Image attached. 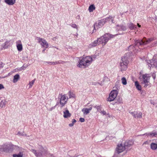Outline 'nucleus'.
I'll use <instances>...</instances> for the list:
<instances>
[{"label": "nucleus", "instance_id": "2", "mask_svg": "<svg viewBox=\"0 0 157 157\" xmlns=\"http://www.w3.org/2000/svg\"><path fill=\"white\" fill-rule=\"evenodd\" d=\"M92 58L90 56L80 57L77 64V66L80 68H86L92 62Z\"/></svg>", "mask_w": 157, "mask_h": 157}, {"label": "nucleus", "instance_id": "7", "mask_svg": "<svg viewBox=\"0 0 157 157\" xmlns=\"http://www.w3.org/2000/svg\"><path fill=\"white\" fill-rule=\"evenodd\" d=\"M148 75L147 74H145L143 75L142 76L143 81L142 83L144 84V87H146L147 86L150 87L151 86V84L149 81V78Z\"/></svg>", "mask_w": 157, "mask_h": 157}, {"label": "nucleus", "instance_id": "16", "mask_svg": "<svg viewBox=\"0 0 157 157\" xmlns=\"http://www.w3.org/2000/svg\"><path fill=\"white\" fill-rule=\"evenodd\" d=\"M65 62L62 61V60H59L57 61L56 62H48V61H45L44 62V63L45 64H50L51 65H56V64H63Z\"/></svg>", "mask_w": 157, "mask_h": 157}, {"label": "nucleus", "instance_id": "13", "mask_svg": "<svg viewBox=\"0 0 157 157\" xmlns=\"http://www.w3.org/2000/svg\"><path fill=\"white\" fill-rule=\"evenodd\" d=\"M37 39L38 43L40 44L42 47L47 48L48 47V44L45 39L39 37H37Z\"/></svg>", "mask_w": 157, "mask_h": 157}, {"label": "nucleus", "instance_id": "23", "mask_svg": "<svg viewBox=\"0 0 157 157\" xmlns=\"http://www.w3.org/2000/svg\"><path fill=\"white\" fill-rule=\"evenodd\" d=\"M16 0H5V2L9 5H12L15 2Z\"/></svg>", "mask_w": 157, "mask_h": 157}, {"label": "nucleus", "instance_id": "26", "mask_svg": "<svg viewBox=\"0 0 157 157\" xmlns=\"http://www.w3.org/2000/svg\"><path fill=\"white\" fill-rule=\"evenodd\" d=\"M20 78L19 75L17 74L15 75L13 77V83H16Z\"/></svg>", "mask_w": 157, "mask_h": 157}, {"label": "nucleus", "instance_id": "50", "mask_svg": "<svg viewBox=\"0 0 157 157\" xmlns=\"http://www.w3.org/2000/svg\"><path fill=\"white\" fill-rule=\"evenodd\" d=\"M0 66H3L2 65V62H0Z\"/></svg>", "mask_w": 157, "mask_h": 157}, {"label": "nucleus", "instance_id": "42", "mask_svg": "<svg viewBox=\"0 0 157 157\" xmlns=\"http://www.w3.org/2000/svg\"><path fill=\"white\" fill-rule=\"evenodd\" d=\"M71 26L72 27L74 28H77V25L75 24H73L71 25Z\"/></svg>", "mask_w": 157, "mask_h": 157}, {"label": "nucleus", "instance_id": "44", "mask_svg": "<svg viewBox=\"0 0 157 157\" xmlns=\"http://www.w3.org/2000/svg\"><path fill=\"white\" fill-rule=\"evenodd\" d=\"M47 155H48V156L49 157H54L53 154L49 153L48 152Z\"/></svg>", "mask_w": 157, "mask_h": 157}, {"label": "nucleus", "instance_id": "37", "mask_svg": "<svg viewBox=\"0 0 157 157\" xmlns=\"http://www.w3.org/2000/svg\"><path fill=\"white\" fill-rule=\"evenodd\" d=\"M6 103L5 102V101H3V100H2L0 102V107H1V108H2L4 106H5Z\"/></svg>", "mask_w": 157, "mask_h": 157}, {"label": "nucleus", "instance_id": "29", "mask_svg": "<svg viewBox=\"0 0 157 157\" xmlns=\"http://www.w3.org/2000/svg\"><path fill=\"white\" fill-rule=\"evenodd\" d=\"M13 157H23V153L22 152H20L18 154H14L13 155Z\"/></svg>", "mask_w": 157, "mask_h": 157}, {"label": "nucleus", "instance_id": "21", "mask_svg": "<svg viewBox=\"0 0 157 157\" xmlns=\"http://www.w3.org/2000/svg\"><path fill=\"white\" fill-rule=\"evenodd\" d=\"M128 25L129 29L131 30H134L136 29V25L133 24L132 23H130L128 24Z\"/></svg>", "mask_w": 157, "mask_h": 157}, {"label": "nucleus", "instance_id": "48", "mask_svg": "<svg viewBox=\"0 0 157 157\" xmlns=\"http://www.w3.org/2000/svg\"><path fill=\"white\" fill-rule=\"evenodd\" d=\"M152 77H153L154 79L155 78V75H154V74H153L152 75Z\"/></svg>", "mask_w": 157, "mask_h": 157}, {"label": "nucleus", "instance_id": "22", "mask_svg": "<svg viewBox=\"0 0 157 157\" xmlns=\"http://www.w3.org/2000/svg\"><path fill=\"white\" fill-rule=\"evenodd\" d=\"M97 44H98V39L97 40L92 42L90 44H89V47L90 48L94 47L96 46Z\"/></svg>", "mask_w": 157, "mask_h": 157}, {"label": "nucleus", "instance_id": "56", "mask_svg": "<svg viewBox=\"0 0 157 157\" xmlns=\"http://www.w3.org/2000/svg\"><path fill=\"white\" fill-rule=\"evenodd\" d=\"M3 66H0V68H2L3 67Z\"/></svg>", "mask_w": 157, "mask_h": 157}, {"label": "nucleus", "instance_id": "36", "mask_svg": "<svg viewBox=\"0 0 157 157\" xmlns=\"http://www.w3.org/2000/svg\"><path fill=\"white\" fill-rule=\"evenodd\" d=\"M76 121L75 119H73L72 120V123L69 124V126L70 127H72L73 126L74 123H75Z\"/></svg>", "mask_w": 157, "mask_h": 157}, {"label": "nucleus", "instance_id": "5", "mask_svg": "<svg viewBox=\"0 0 157 157\" xmlns=\"http://www.w3.org/2000/svg\"><path fill=\"white\" fill-rule=\"evenodd\" d=\"M36 157H40L43 155H47L48 152L47 151V149H44L43 147H41L40 150H36L34 149H32L30 150Z\"/></svg>", "mask_w": 157, "mask_h": 157}, {"label": "nucleus", "instance_id": "1", "mask_svg": "<svg viewBox=\"0 0 157 157\" xmlns=\"http://www.w3.org/2000/svg\"><path fill=\"white\" fill-rule=\"evenodd\" d=\"M134 41L135 45H130L128 48V50H130L131 52L132 51H134L137 47H138L140 49H142L143 48L140 47L142 45L151 44L150 46L151 47L154 46L157 44V41H155L154 38H150L148 39H146L144 40H135Z\"/></svg>", "mask_w": 157, "mask_h": 157}, {"label": "nucleus", "instance_id": "25", "mask_svg": "<svg viewBox=\"0 0 157 157\" xmlns=\"http://www.w3.org/2000/svg\"><path fill=\"white\" fill-rule=\"evenodd\" d=\"M10 41H6L4 44L2 45V49H5L7 48L9 46V44Z\"/></svg>", "mask_w": 157, "mask_h": 157}, {"label": "nucleus", "instance_id": "10", "mask_svg": "<svg viewBox=\"0 0 157 157\" xmlns=\"http://www.w3.org/2000/svg\"><path fill=\"white\" fill-rule=\"evenodd\" d=\"M148 67L150 68L151 67H157V59L156 60L155 57L154 56L151 60H149L147 62Z\"/></svg>", "mask_w": 157, "mask_h": 157}, {"label": "nucleus", "instance_id": "20", "mask_svg": "<svg viewBox=\"0 0 157 157\" xmlns=\"http://www.w3.org/2000/svg\"><path fill=\"white\" fill-rule=\"evenodd\" d=\"M63 117L64 118H68L71 117V114L69 113V111L67 109L63 112Z\"/></svg>", "mask_w": 157, "mask_h": 157}, {"label": "nucleus", "instance_id": "31", "mask_svg": "<svg viewBox=\"0 0 157 157\" xmlns=\"http://www.w3.org/2000/svg\"><path fill=\"white\" fill-rule=\"evenodd\" d=\"M106 18H108V19H107V21H110L112 23H113L114 21V18L112 17L111 16H109V17H107Z\"/></svg>", "mask_w": 157, "mask_h": 157}, {"label": "nucleus", "instance_id": "53", "mask_svg": "<svg viewBox=\"0 0 157 157\" xmlns=\"http://www.w3.org/2000/svg\"><path fill=\"white\" fill-rule=\"evenodd\" d=\"M56 37H54V38L53 39V40H55V39L56 38Z\"/></svg>", "mask_w": 157, "mask_h": 157}, {"label": "nucleus", "instance_id": "40", "mask_svg": "<svg viewBox=\"0 0 157 157\" xmlns=\"http://www.w3.org/2000/svg\"><path fill=\"white\" fill-rule=\"evenodd\" d=\"M28 66L27 65H25L24 64L22 67L20 68V70H25L26 67H27Z\"/></svg>", "mask_w": 157, "mask_h": 157}, {"label": "nucleus", "instance_id": "30", "mask_svg": "<svg viewBox=\"0 0 157 157\" xmlns=\"http://www.w3.org/2000/svg\"><path fill=\"white\" fill-rule=\"evenodd\" d=\"M82 111L83 113L84 114H87L90 113L87 108H84L82 109Z\"/></svg>", "mask_w": 157, "mask_h": 157}, {"label": "nucleus", "instance_id": "28", "mask_svg": "<svg viewBox=\"0 0 157 157\" xmlns=\"http://www.w3.org/2000/svg\"><path fill=\"white\" fill-rule=\"evenodd\" d=\"M95 9V7L94 6V5H91L89 6L88 10L90 12H91L94 10Z\"/></svg>", "mask_w": 157, "mask_h": 157}, {"label": "nucleus", "instance_id": "35", "mask_svg": "<svg viewBox=\"0 0 157 157\" xmlns=\"http://www.w3.org/2000/svg\"><path fill=\"white\" fill-rule=\"evenodd\" d=\"M116 100H117L116 102L117 103L120 104L122 102V99L121 97H119L118 98H117Z\"/></svg>", "mask_w": 157, "mask_h": 157}, {"label": "nucleus", "instance_id": "49", "mask_svg": "<svg viewBox=\"0 0 157 157\" xmlns=\"http://www.w3.org/2000/svg\"><path fill=\"white\" fill-rule=\"evenodd\" d=\"M137 25L138 26V27L140 28L141 27V25H140L138 23L137 24Z\"/></svg>", "mask_w": 157, "mask_h": 157}, {"label": "nucleus", "instance_id": "57", "mask_svg": "<svg viewBox=\"0 0 157 157\" xmlns=\"http://www.w3.org/2000/svg\"><path fill=\"white\" fill-rule=\"evenodd\" d=\"M2 40H0V41L2 42Z\"/></svg>", "mask_w": 157, "mask_h": 157}, {"label": "nucleus", "instance_id": "24", "mask_svg": "<svg viewBox=\"0 0 157 157\" xmlns=\"http://www.w3.org/2000/svg\"><path fill=\"white\" fill-rule=\"evenodd\" d=\"M133 81L135 82V85L136 86V88L139 90H141V87L139 84L138 81H134V80H133Z\"/></svg>", "mask_w": 157, "mask_h": 157}, {"label": "nucleus", "instance_id": "51", "mask_svg": "<svg viewBox=\"0 0 157 157\" xmlns=\"http://www.w3.org/2000/svg\"><path fill=\"white\" fill-rule=\"evenodd\" d=\"M104 79L105 80L106 79H108V78L107 77H105L104 78Z\"/></svg>", "mask_w": 157, "mask_h": 157}, {"label": "nucleus", "instance_id": "41", "mask_svg": "<svg viewBox=\"0 0 157 157\" xmlns=\"http://www.w3.org/2000/svg\"><path fill=\"white\" fill-rule=\"evenodd\" d=\"M17 135H19V136H27L26 134H24L23 133V132H18Z\"/></svg>", "mask_w": 157, "mask_h": 157}, {"label": "nucleus", "instance_id": "27", "mask_svg": "<svg viewBox=\"0 0 157 157\" xmlns=\"http://www.w3.org/2000/svg\"><path fill=\"white\" fill-rule=\"evenodd\" d=\"M151 148L153 150H155L157 148V143L156 144L152 143L151 144Z\"/></svg>", "mask_w": 157, "mask_h": 157}, {"label": "nucleus", "instance_id": "12", "mask_svg": "<svg viewBox=\"0 0 157 157\" xmlns=\"http://www.w3.org/2000/svg\"><path fill=\"white\" fill-rule=\"evenodd\" d=\"M118 92L117 90H113L111 91L108 98V101H113L117 97Z\"/></svg>", "mask_w": 157, "mask_h": 157}, {"label": "nucleus", "instance_id": "6", "mask_svg": "<svg viewBox=\"0 0 157 157\" xmlns=\"http://www.w3.org/2000/svg\"><path fill=\"white\" fill-rule=\"evenodd\" d=\"M13 145L9 144H5L0 145V152H9L12 150Z\"/></svg>", "mask_w": 157, "mask_h": 157}, {"label": "nucleus", "instance_id": "39", "mask_svg": "<svg viewBox=\"0 0 157 157\" xmlns=\"http://www.w3.org/2000/svg\"><path fill=\"white\" fill-rule=\"evenodd\" d=\"M59 103V102H57L56 105L55 106H53V107L49 108V109H48V110L49 111H52L54 109L56 108V107L58 104Z\"/></svg>", "mask_w": 157, "mask_h": 157}, {"label": "nucleus", "instance_id": "33", "mask_svg": "<svg viewBox=\"0 0 157 157\" xmlns=\"http://www.w3.org/2000/svg\"><path fill=\"white\" fill-rule=\"evenodd\" d=\"M68 94L69 96V98H74L75 97V94L73 93L71 91H69L68 93Z\"/></svg>", "mask_w": 157, "mask_h": 157}, {"label": "nucleus", "instance_id": "45", "mask_svg": "<svg viewBox=\"0 0 157 157\" xmlns=\"http://www.w3.org/2000/svg\"><path fill=\"white\" fill-rule=\"evenodd\" d=\"M79 121L81 122H83L85 121V119L81 117L79 118Z\"/></svg>", "mask_w": 157, "mask_h": 157}, {"label": "nucleus", "instance_id": "11", "mask_svg": "<svg viewBox=\"0 0 157 157\" xmlns=\"http://www.w3.org/2000/svg\"><path fill=\"white\" fill-rule=\"evenodd\" d=\"M125 149H126V148L124 145L123 146L122 144H118L117 145V147L116 149L114 155H115L117 153L119 154V153L122 152Z\"/></svg>", "mask_w": 157, "mask_h": 157}, {"label": "nucleus", "instance_id": "19", "mask_svg": "<svg viewBox=\"0 0 157 157\" xmlns=\"http://www.w3.org/2000/svg\"><path fill=\"white\" fill-rule=\"evenodd\" d=\"M133 141L132 140H127L124 144V145L126 148L130 147L133 144Z\"/></svg>", "mask_w": 157, "mask_h": 157}, {"label": "nucleus", "instance_id": "54", "mask_svg": "<svg viewBox=\"0 0 157 157\" xmlns=\"http://www.w3.org/2000/svg\"><path fill=\"white\" fill-rule=\"evenodd\" d=\"M92 58H96V57H95V56H93V57H92Z\"/></svg>", "mask_w": 157, "mask_h": 157}, {"label": "nucleus", "instance_id": "38", "mask_svg": "<svg viewBox=\"0 0 157 157\" xmlns=\"http://www.w3.org/2000/svg\"><path fill=\"white\" fill-rule=\"evenodd\" d=\"M35 79H34L29 82V88H31L32 86L33 85V84L34 82H35Z\"/></svg>", "mask_w": 157, "mask_h": 157}, {"label": "nucleus", "instance_id": "52", "mask_svg": "<svg viewBox=\"0 0 157 157\" xmlns=\"http://www.w3.org/2000/svg\"><path fill=\"white\" fill-rule=\"evenodd\" d=\"M45 49H44L43 50H42V52H44V51H45Z\"/></svg>", "mask_w": 157, "mask_h": 157}, {"label": "nucleus", "instance_id": "18", "mask_svg": "<svg viewBox=\"0 0 157 157\" xmlns=\"http://www.w3.org/2000/svg\"><path fill=\"white\" fill-rule=\"evenodd\" d=\"M16 46L17 50L19 51H21L22 50V46L21 41L19 40L16 42Z\"/></svg>", "mask_w": 157, "mask_h": 157}, {"label": "nucleus", "instance_id": "47", "mask_svg": "<svg viewBox=\"0 0 157 157\" xmlns=\"http://www.w3.org/2000/svg\"><path fill=\"white\" fill-rule=\"evenodd\" d=\"M92 109V107H90L88 108V110L90 112V111H91Z\"/></svg>", "mask_w": 157, "mask_h": 157}, {"label": "nucleus", "instance_id": "9", "mask_svg": "<svg viewBox=\"0 0 157 157\" xmlns=\"http://www.w3.org/2000/svg\"><path fill=\"white\" fill-rule=\"evenodd\" d=\"M68 99V98L65 94H61L59 100V103L61 107H63L67 103Z\"/></svg>", "mask_w": 157, "mask_h": 157}, {"label": "nucleus", "instance_id": "32", "mask_svg": "<svg viewBox=\"0 0 157 157\" xmlns=\"http://www.w3.org/2000/svg\"><path fill=\"white\" fill-rule=\"evenodd\" d=\"M94 107L96 109L97 111L100 112L101 110L102 107L101 105H96L94 106Z\"/></svg>", "mask_w": 157, "mask_h": 157}, {"label": "nucleus", "instance_id": "43", "mask_svg": "<svg viewBox=\"0 0 157 157\" xmlns=\"http://www.w3.org/2000/svg\"><path fill=\"white\" fill-rule=\"evenodd\" d=\"M100 112L101 113V114H103L104 115H105L106 113V112L104 110H103L102 111V110Z\"/></svg>", "mask_w": 157, "mask_h": 157}, {"label": "nucleus", "instance_id": "3", "mask_svg": "<svg viewBox=\"0 0 157 157\" xmlns=\"http://www.w3.org/2000/svg\"><path fill=\"white\" fill-rule=\"evenodd\" d=\"M119 34H120L111 35L109 33H105L100 37L98 38V44H103L104 45H105L110 39Z\"/></svg>", "mask_w": 157, "mask_h": 157}, {"label": "nucleus", "instance_id": "15", "mask_svg": "<svg viewBox=\"0 0 157 157\" xmlns=\"http://www.w3.org/2000/svg\"><path fill=\"white\" fill-rule=\"evenodd\" d=\"M146 135V136H149L151 138L152 137H157V131L156 132L155 131H153L151 132L147 133H146L143 135Z\"/></svg>", "mask_w": 157, "mask_h": 157}, {"label": "nucleus", "instance_id": "46", "mask_svg": "<svg viewBox=\"0 0 157 157\" xmlns=\"http://www.w3.org/2000/svg\"><path fill=\"white\" fill-rule=\"evenodd\" d=\"M4 88L3 85L2 84H0V90Z\"/></svg>", "mask_w": 157, "mask_h": 157}, {"label": "nucleus", "instance_id": "17", "mask_svg": "<svg viewBox=\"0 0 157 157\" xmlns=\"http://www.w3.org/2000/svg\"><path fill=\"white\" fill-rule=\"evenodd\" d=\"M131 114L134 117L141 118L142 117V113L141 112L134 111L131 113Z\"/></svg>", "mask_w": 157, "mask_h": 157}, {"label": "nucleus", "instance_id": "8", "mask_svg": "<svg viewBox=\"0 0 157 157\" xmlns=\"http://www.w3.org/2000/svg\"><path fill=\"white\" fill-rule=\"evenodd\" d=\"M107 19L108 18L103 19L99 20L98 22L94 25L93 31L94 30L98 29L99 28L101 27L107 22Z\"/></svg>", "mask_w": 157, "mask_h": 157}, {"label": "nucleus", "instance_id": "14", "mask_svg": "<svg viewBox=\"0 0 157 157\" xmlns=\"http://www.w3.org/2000/svg\"><path fill=\"white\" fill-rule=\"evenodd\" d=\"M116 29L117 31H124L127 29V27L126 25L121 24L120 25H117L116 27Z\"/></svg>", "mask_w": 157, "mask_h": 157}, {"label": "nucleus", "instance_id": "55", "mask_svg": "<svg viewBox=\"0 0 157 157\" xmlns=\"http://www.w3.org/2000/svg\"><path fill=\"white\" fill-rule=\"evenodd\" d=\"M147 141H146V142H144V144H146V143H147Z\"/></svg>", "mask_w": 157, "mask_h": 157}, {"label": "nucleus", "instance_id": "4", "mask_svg": "<svg viewBox=\"0 0 157 157\" xmlns=\"http://www.w3.org/2000/svg\"><path fill=\"white\" fill-rule=\"evenodd\" d=\"M128 53L124 55L121 59V61L120 63V68L121 71H125L127 68V65L129 63L128 58L129 57Z\"/></svg>", "mask_w": 157, "mask_h": 157}, {"label": "nucleus", "instance_id": "34", "mask_svg": "<svg viewBox=\"0 0 157 157\" xmlns=\"http://www.w3.org/2000/svg\"><path fill=\"white\" fill-rule=\"evenodd\" d=\"M121 80L122 83L124 85H126L127 84V82L126 79L125 77H123L121 78Z\"/></svg>", "mask_w": 157, "mask_h": 157}]
</instances>
